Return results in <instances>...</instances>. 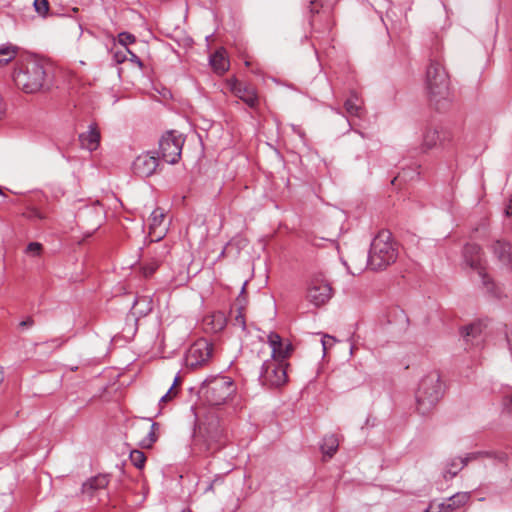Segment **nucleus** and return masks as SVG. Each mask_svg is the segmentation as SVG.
Masks as SVG:
<instances>
[{
  "mask_svg": "<svg viewBox=\"0 0 512 512\" xmlns=\"http://www.w3.org/2000/svg\"><path fill=\"white\" fill-rule=\"evenodd\" d=\"M15 85L25 93H36L48 88L52 80V66L38 59L22 62L14 71Z\"/></svg>",
  "mask_w": 512,
  "mask_h": 512,
  "instance_id": "obj_1",
  "label": "nucleus"
},
{
  "mask_svg": "<svg viewBox=\"0 0 512 512\" xmlns=\"http://www.w3.org/2000/svg\"><path fill=\"white\" fill-rule=\"evenodd\" d=\"M426 89L430 104L438 111L448 108L452 101L449 76L439 60L433 59L426 71Z\"/></svg>",
  "mask_w": 512,
  "mask_h": 512,
  "instance_id": "obj_2",
  "label": "nucleus"
},
{
  "mask_svg": "<svg viewBox=\"0 0 512 512\" xmlns=\"http://www.w3.org/2000/svg\"><path fill=\"white\" fill-rule=\"evenodd\" d=\"M444 393L443 383L438 371H432L425 375L416 392L417 411L425 416L437 405Z\"/></svg>",
  "mask_w": 512,
  "mask_h": 512,
  "instance_id": "obj_3",
  "label": "nucleus"
},
{
  "mask_svg": "<svg viewBox=\"0 0 512 512\" xmlns=\"http://www.w3.org/2000/svg\"><path fill=\"white\" fill-rule=\"evenodd\" d=\"M397 259V250L392 243L391 233L380 231L371 242L368 266L372 270H383Z\"/></svg>",
  "mask_w": 512,
  "mask_h": 512,
  "instance_id": "obj_4",
  "label": "nucleus"
},
{
  "mask_svg": "<svg viewBox=\"0 0 512 512\" xmlns=\"http://www.w3.org/2000/svg\"><path fill=\"white\" fill-rule=\"evenodd\" d=\"M235 386L230 377L218 376L206 381L201 387V394L211 406H220L234 394Z\"/></svg>",
  "mask_w": 512,
  "mask_h": 512,
  "instance_id": "obj_5",
  "label": "nucleus"
},
{
  "mask_svg": "<svg viewBox=\"0 0 512 512\" xmlns=\"http://www.w3.org/2000/svg\"><path fill=\"white\" fill-rule=\"evenodd\" d=\"M465 263L475 271L483 287L488 293L496 295L495 284L487 273L486 260L478 244H467L463 249Z\"/></svg>",
  "mask_w": 512,
  "mask_h": 512,
  "instance_id": "obj_6",
  "label": "nucleus"
},
{
  "mask_svg": "<svg viewBox=\"0 0 512 512\" xmlns=\"http://www.w3.org/2000/svg\"><path fill=\"white\" fill-rule=\"evenodd\" d=\"M199 436L204 440L205 451L210 454L220 450L226 443L224 428L217 418L204 423L200 427Z\"/></svg>",
  "mask_w": 512,
  "mask_h": 512,
  "instance_id": "obj_7",
  "label": "nucleus"
},
{
  "mask_svg": "<svg viewBox=\"0 0 512 512\" xmlns=\"http://www.w3.org/2000/svg\"><path fill=\"white\" fill-rule=\"evenodd\" d=\"M184 142L182 134L174 130L166 132L159 140V153L163 160L176 164L181 157Z\"/></svg>",
  "mask_w": 512,
  "mask_h": 512,
  "instance_id": "obj_8",
  "label": "nucleus"
},
{
  "mask_svg": "<svg viewBox=\"0 0 512 512\" xmlns=\"http://www.w3.org/2000/svg\"><path fill=\"white\" fill-rule=\"evenodd\" d=\"M259 380L262 385L278 387L287 381L286 365L275 359L265 360L262 364Z\"/></svg>",
  "mask_w": 512,
  "mask_h": 512,
  "instance_id": "obj_9",
  "label": "nucleus"
},
{
  "mask_svg": "<svg viewBox=\"0 0 512 512\" xmlns=\"http://www.w3.org/2000/svg\"><path fill=\"white\" fill-rule=\"evenodd\" d=\"M333 295L331 284L322 274H315L311 277L307 288V299L314 306L319 307L326 304Z\"/></svg>",
  "mask_w": 512,
  "mask_h": 512,
  "instance_id": "obj_10",
  "label": "nucleus"
},
{
  "mask_svg": "<svg viewBox=\"0 0 512 512\" xmlns=\"http://www.w3.org/2000/svg\"><path fill=\"white\" fill-rule=\"evenodd\" d=\"M452 140V134L448 129L438 125H427L422 133L420 150L426 153L438 147H446Z\"/></svg>",
  "mask_w": 512,
  "mask_h": 512,
  "instance_id": "obj_11",
  "label": "nucleus"
},
{
  "mask_svg": "<svg viewBox=\"0 0 512 512\" xmlns=\"http://www.w3.org/2000/svg\"><path fill=\"white\" fill-rule=\"evenodd\" d=\"M213 353V345L206 339H200L191 345L186 355L188 367L197 368L206 364Z\"/></svg>",
  "mask_w": 512,
  "mask_h": 512,
  "instance_id": "obj_12",
  "label": "nucleus"
},
{
  "mask_svg": "<svg viewBox=\"0 0 512 512\" xmlns=\"http://www.w3.org/2000/svg\"><path fill=\"white\" fill-rule=\"evenodd\" d=\"M230 89L236 97L242 100L251 109H256L259 106L257 90L251 84L234 80L230 84Z\"/></svg>",
  "mask_w": 512,
  "mask_h": 512,
  "instance_id": "obj_13",
  "label": "nucleus"
},
{
  "mask_svg": "<svg viewBox=\"0 0 512 512\" xmlns=\"http://www.w3.org/2000/svg\"><path fill=\"white\" fill-rule=\"evenodd\" d=\"M159 165L158 158L145 153L139 155L133 162V172L140 177H149L151 176L157 169Z\"/></svg>",
  "mask_w": 512,
  "mask_h": 512,
  "instance_id": "obj_14",
  "label": "nucleus"
},
{
  "mask_svg": "<svg viewBox=\"0 0 512 512\" xmlns=\"http://www.w3.org/2000/svg\"><path fill=\"white\" fill-rule=\"evenodd\" d=\"M491 250L501 265L512 267V243L503 239L496 240L491 245Z\"/></svg>",
  "mask_w": 512,
  "mask_h": 512,
  "instance_id": "obj_15",
  "label": "nucleus"
},
{
  "mask_svg": "<svg viewBox=\"0 0 512 512\" xmlns=\"http://www.w3.org/2000/svg\"><path fill=\"white\" fill-rule=\"evenodd\" d=\"M81 146L89 151H94L100 143V132L96 124H90L87 132L79 135Z\"/></svg>",
  "mask_w": 512,
  "mask_h": 512,
  "instance_id": "obj_16",
  "label": "nucleus"
},
{
  "mask_svg": "<svg viewBox=\"0 0 512 512\" xmlns=\"http://www.w3.org/2000/svg\"><path fill=\"white\" fill-rule=\"evenodd\" d=\"M226 317L222 312H214L203 319V326L207 332L218 333L226 326Z\"/></svg>",
  "mask_w": 512,
  "mask_h": 512,
  "instance_id": "obj_17",
  "label": "nucleus"
},
{
  "mask_svg": "<svg viewBox=\"0 0 512 512\" xmlns=\"http://www.w3.org/2000/svg\"><path fill=\"white\" fill-rule=\"evenodd\" d=\"M484 329L482 322H474L462 328L461 334L467 342L474 344V340L478 339Z\"/></svg>",
  "mask_w": 512,
  "mask_h": 512,
  "instance_id": "obj_18",
  "label": "nucleus"
},
{
  "mask_svg": "<svg viewBox=\"0 0 512 512\" xmlns=\"http://www.w3.org/2000/svg\"><path fill=\"white\" fill-rule=\"evenodd\" d=\"M210 65L218 74H223L228 70L229 62L225 57L224 51L218 50L210 56Z\"/></svg>",
  "mask_w": 512,
  "mask_h": 512,
  "instance_id": "obj_19",
  "label": "nucleus"
},
{
  "mask_svg": "<svg viewBox=\"0 0 512 512\" xmlns=\"http://www.w3.org/2000/svg\"><path fill=\"white\" fill-rule=\"evenodd\" d=\"M345 110L350 116H361L362 105L356 93H352L344 103Z\"/></svg>",
  "mask_w": 512,
  "mask_h": 512,
  "instance_id": "obj_20",
  "label": "nucleus"
},
{
  "mask_svg": "<svg viewBox=\"0 0 512 512\" xmlns=\"http://www.w3.org/2000/svg\"><path fill=\"white\" fill-rule=\"evenodd\" d=\"M109 483V480L106 475H98L95 477H92L87 482L83 484V491H93L98 489L105 488Z\"/></svg>",
  "mask_w": 512,
  "mask_h": 512,
  "instance_id": "obj_21",
  "label": "nucleus"
},
{
  "mask_svg": "<svg viewBox=\"0 0 512 512\" xmlns=\"http://www.w3.org/2000/svg\"><path fill=\"white\" fill-rule=\"evenodd\" d=\"M338 446L339 442L336 436L328 435L324 437L321 449L324 455L332 457L336 453Z\"/></svg>",
  "mask_w": 512,
  "mask_h": 512,
  "instance_id": "obj_22",
  "label": "nucleus"
},
{
  "mask_svg": "<svg viewBox=\"0 0 512 512\" xmlns=\"http://www.w3.org/2000/svg\"><path fill=\"white\" fill-rule=\"evenodd\" d=\"M480 457L492 458L501 463H504L507 460V454L504 452L477 451L469 453V458H471V461L476 460Z\"/></svg>",
  "mask_w": 512,
  "mask_h": 512,
  "instance_id": "obj_23",
  "label": "nucleus"
},
{
  "mask_svg": "<svg viewBox=\"0 0 512 512\" xmlns=\"http://www.w3.org/2000/svg\"><path fill=\"white\" fill-rule=\"evenodd\" d=\"M159 429V424L153 422L150 426V430L147 433V436L139 441V445L141 448H151L152 445L157 441L158 436L156 435V430Z\"/></svg>",
  "mask_w": 512,
  "mask_h": 512,
  "instance_id": "obj_24",
  "label": "nucleus"
},
{
  "mask_svg": "<svg viewBox=\"0 0 512 512\" xmlns=\"http://www.w3.org/2000/svg\"><path fill=\"white\" fill-rule=\"evenodd\" d=\"M470 499V494L468 492H458L451 497L448 498V501L452 505L453 509L456 510L462 506H464L468 500Z\"/></svg>",
  "mask_w": 512,
  "mask_h": 512,
  "instance_id": "obj_25",
  "label": "nucleus"
},
{
  "mask_svg": "<svg viewBox=\"0 0 512 512\" xmlns=\"http://www.w3.org/2000/svg\"><path fill=\"white\" fill-rule=\"evenodd\" d=\"M458 461L460 463V467H457L456 470H452L451 468L444 469L443 478L446 481L454 478L459 473V471H461L471 461V458H469V453L464 458H458Z\"/></svg>",
  "mask_w": 512,
  "mask_h": 512,
  "instance_id": "obj_26",
  "label": "nucleus"
},
{
  "mask_svg": "<svg viewBox=\"0 0 512 512\" xmlns=\"http://www.w3.org/2000/svg\"><path fill=\"white\" fill-rule=\"evenodd\" d=\"M16 51L12 46H0V66L6 65L14 59Z\"/></svg>",
  "mask_w": 512,
  "mask_h": 512,
  "instance_id": "obj_27",
  "label": "nucleus"
},
{
  "mask_svg": "<svg viewBox=\"0 0 512 512\" xmlns=\"http://www.w3.org/2000/svg\"><path fill=\"white\" fill-rule=\"evenodd\" d=\"M130 461L138 469H142L146 462L145 454L140 450H132L130 452Z\"/></svg>",
  "mask_w": 512,
  "mask_h": 512,
  "instance_id": "obj_28",
  "label": "nucleus"
},
{
  "mask_svg": "<svg viewBox=\"0 0 512 512\" xmlns=\"http://www.w3.org/2000/svg\"><path fill=\"white\" fill-rule=\"evenodd\" d=\"M165 218V215L161 209H155L151 214V223H150V234H152L157 227H159L163 220Z\"/></svg>",
  "mask_w": 512,
  "mask_h": 512,
  "instance_id": "obj_29",
  "label": "nucleus"
},
{
  "mask_svg": "<svg viewBox=\"0 0 512 512\" xmlns=\"http://www.w3.org/2000/svg\"><path fill=\"white\" fill-rule=\"evenodd\" d=\"M277 350V353H271V359L283 362V360L290 355L292 346L291 344L284 345L283 342H281V346Z\"/></svg>",
  "mask_w": 512,
  "mask_h": 512,
  "instance_id": "obj_30",
  "label": "nucleus"
},
{
  "mask_svg": "<svg viewBox=\"0 0 512 512\" xmlns=\"http://www.w3.org/2000/svg\"><path fill=\"white\" fill-rule=\"evenodd\" d=\"M232 325L241 328V330L243 331L246 330L245 316L243 313V309L241 307L236 309L235 315L233 316L232 319Z\"/></svg>",
  "mask_w": 512,
  "mask_h": 512,
  "instance_id": "obj_31",
  "label": "nucleus"
},
{
  "mask_svg": "<svg viewBox=\"0 0 512 512\" xmlns=\"http://www.w3.org/2000/svg\"><path fill=\"white\" fill-rule=\"evenodd\" d=\"M281 342H282V338L280 337L279 334H277L275 332H271L268 335V344L271 349V353L278 352L277 349L281 346Z\"/></svg>",
  "mask_w": 512,
  "mask_h": 512,
  "instance_id": "obj_32",
  "label": "nucleus"
},
{
  "mask_svg": "<svg viewBox=\"0 0 512 512\" xmlns=\"http://www.w3.org/2000/svg\"><path fill=\"white\" fill-rule=\"evenodd\" d=\"M136 41V37L128 32H121L118 34V43L124 47V49L127 48L129 44H132Z\"/></svg>",
  "mask_w": 512,
  "mask_h": 512,
  "instance_id": "obj_33",
  "label": "nucleus"
},
{
  "mask_svg": "<svg viewBox=\"0 0 512 512\" xmlns=\"http://www.w3.org/2000/svg\"><path fill=\"white\" fill-rule=\"evenodd\" d=\"M33 5L36 12L41 16H45L49 11V2L47 0H34Z\"/></svg>",
  "mask_w": 512,
  "mask_h": 512,
  "instance_id": "obj_34",
  "label": "nucleus"
},
{
  "mask_svg": "<svg viewBox=\"0 0 512 512\" xmlns=\"http://www.w3.org/2000/svg\"><path fill=\"white\" fill-rule=\"evenodd\" d=\"M42 250V245L38 242H31L26 247V253L31 256H38Z\"/></svg>",
  "mask_w": 512,
  "mask_h": 512,
  "instance_id": "obj_35",
  "label": "nucleus"
},
{
  "mask_svg": "<svg viewBox=\"0 0 512 512\" xmlns=\"http://www.w3.org/2000/svg\"><path fill=\"white\" fill-rule=\"evenodd\" d=\"M159 267V261H153L149 264L143 266V275L145 277H150Z\"/></svg>",
  "mask_w": 512,
  "mask_h": 512,
  "instance_id": "obj_36",
  "label": "nucleus"
},
{
  "mask_svg": "<svg viewBox=\"0 0 512 512\" xmlns=\"http://www.w3.org/2000/svg\"><path fill=\"white\" fill-rule=\"evenodd\" d=\"M127 50H129L128 48L126 49H123V50H116L114 53H113V60L117 63V64H121L123 63L125 60H127V54H129L127 52Z\"/></svg>",
  "mask_w": 512,
  "mask_h": 512,
  "instance_id": "obj_37",
  "label": "nucleus"
},
{
  "mask_svg": "<svg viewBox=\"0 0 512 512\" xmlns=\"http://www.w3.org/2000/svg\"><path fill=\"white\" fill-rule=\"evenodd\" d=\"M335 342H336V339L333 336H330V335L323 336L321 343H322L324 354L326 353V351L329 348H331L334 345Z\"/></svg>",
  "mask_w": 512,
  "mask_h": 512,
  "instance_id": "obj_38",
  "label": "nucleus"
},
{
  "mask_svg": "<svg viewBox=\"0 0 512 512\" xmlns=\"http://www.w3.org/2000/svg\"><path fill=\"white\" fill-rule=\"evenodd\" d=\"M177 395V391L173 389V386L160 398L159 404L166 403L172 400Z\"/></svg>",
  "mask_w": 512,
  "mask_h": 512,
  "instance_id": "obj_39",
  "label": "nucleus"
},
{
  "mask_svg": "<svg viewBox=\"0 0 512 512\" xmlns=\"http://www.w3.org/2000/svg\"><path fill=\"white\" fill-rule=\"evenodd\" d=\"M177 395V391L173 389V386L160 398L159 404L166 403L172 400Z\"/></svg>",
  "mask_w": 512,
  "mask_h": 512,
  "instance_id": "obj_40",
  "label": "nucleus"
},
{
  "mask_svg": "<svg viewBox=\"0 0 512 512\" xmlns=\"http://www.w3.org/2000/svg\"><path fill=\"white\" fill-rule=\"evenodd\" d=\"M141 302H146L147 303V309L146 310H139L138 313L139 314H142V315H145L147 314V312H149L151 310V307H150V303L147 301L146 297H142L140 299H137L135 302H134V309H136V307L141 303Z\"/></svg>",
  "mask_w": 512,
  "mask_h": 512,
  "instance_id": "obj_41",
  "label": "nucleus"
},
{
  "mask_svg": "<svg viewBox=\"0 0 512 512\" xmlns=\"http://www.w3.org/2000/svg\"><path fill=\"white\" fill-rule=\"evenodd\" d=\"M503 407L507 412H512V392L503 398Z\"/></svg>",
  "mask_w": 512,
  "mask_h": 512,
  "instance_id": "obj_42",
  "label": "nucleus"
},
{
  "mask_svg": "<svg viewBox=\"0 0 512 512\" xmlns=\"http://www.w3.org/2000/svg\"><path fill=\"white\" fill-rule=\"evenodd\" d=\"M34 325V320L32 317H27L25 320L21 321L19 323V328L21 329H28L31 328Z\"/></svg>",
  "mask_w": 512,
  "mask_h": 512,
  "instance_id": "obj_43",
  "label": "nucleus"
},
{
  "mask_svg": "<svg viewBox=\"0 0 512 512\" xmlns=\"http://www.w3.org/2000/svg\"><path fill=\"white\" fill-rule=\"evenodd\" d=\"M127 52H128V53H129V55H130L129 60H130L132 63H135L138 67L142 68V67H143V62L141 61V59H140L136 54H134L132 51L127 50Z\"/></svg>",
  "mask_w": 512,
  "mask_h": 512,
  "instance_id": "obj_44",
  "label": "nucleus"
},
{
  "mask_svg": "<svg viewBox=\"0 0 512 512\" xmlns=\"http://www.w3.org/2000/svg\"><path fill=\"white\" fill-rule=\"evenodd\" d=\"M6 110H7V105L3 98L2 93L0 92V120L5 116Z\"/></svg>",
  "mask_w": 512,
  "mask_h": 512,
  "instance_id": "obj_45",
  "label": "nucleus"
},
{
  "mask_svg": "<svg viewBox=\"0 0 512 512\" xmlns=\"http://www.w3.org/2000/svg\"><path fill=\"white\" fill-rule=\"evenodd\" d=\"M457 467H460V463L458 458H454L447 462L445 469L451 468L452 470H456Z\"/></svg>",
  "mask_w": 512,
  "mask_h": 512,
  "instance_id": "obj_46",
  "label": "nucleus"
},
{
  "mask_svg": "<svg viewBox=\"0 0 512 512\" xmlns=\"http://www.w3.org/2000/svg\"><path fill=\"white\" fill-rule=\"evenodd\" d=\"M318 1L317 0H312L310 2V12L311 13H318L319 12V9H318Z\"/></svg>",
  "mask_w": 512,
  "mask_h": 512,
  "instance_id": "obj_47",
  "label": "nucleus"
},
{
  "mask_svg": "<svg viewBox=\"0 0 512 512\" xmlns=\"http://www.w3.org/2000/svg\"><path fill=\"white\" fill-rule=\"evenodd\" d=\"M220 480H221V478H218V477H217V478H215V479L210 483V485L208 486L207 490H212V489H213V487H214V485H215L217 482H219Z\"/></svg>",
  "mask_w": 512,
  "mask_h": 512,
  "instance_id": "obj_48",
  "label": "nucleus"
},
{
  "mask_svg": "<svg viewBox=\"0 0 512 512\" xmlns=\"http://www.w3.org/2000/svg\"><path fill=\"white\" fill-rule=\"evenodd\" d=\"M423 512H435L434 506L432 504L429 505V507L424 510Z\"/></svg>",
  "mask_w": 512,
  "mask_h": 512,
  "instance_id": "obj_49",
  "label": "nucleus"
},
{
  "mask_svg": "<svg viewBox=\"0 0 512 512\" xmlns=\"http://www.w3.org/2000/svg\"><path fill=\"white\" fill-rule=\"evenodd\" d=\"M179 381H180V378H179L178 376H177V377H175L174 382H173V384H172L173 389H174V388H175V386L179 383Z\"/></svg>",
  "mask_w": 512,
  "mask_h": 512,
  "instance_id": "obj_50",
  "label": "nucleus"
},
{
  "mask_svg": "<svg viewBox=\"0 0 512 512\" xmlns=\"http://www.w3.org/2000/svg\"><path fill=\"white\" fill-rule=\"evenodd\" d=\"M162 237H163V231H161V233H160L159 235H157V236H156V239H155V240H156V241H159V240H161V239H162Z\"/></svg>",
  "mask_w": 512,
  "mask_h": 512,
  "instance_id": "obj_51",
  "label": "nucleus"
},
{
  "mask_svg": "<svg viewBox=\"0 0 512 512\" xmlns=\"http://www.w3.org/2000/svg\"><path fill=\"white\" fill-rule=\"evenodd\" d=\"M4 380V373L0 370V383Z\"/></svg>",
  "mask_w": 512,
  "mask_h": 512,
  "instance_id": "obj_52",
  "label": "nucleus"
},
{
  "mask_svg": "<svg viewBox=\"0 0 512 512\" xmlns=\"http://www.w3.org/2000/svg\"><path fill=\"white\" fill-rule=\"evenodd\" d=\"M164 254H165V251H162V252L159 254V256H164Z\"/></svg>",
  "mask_w": 512,
  "mask_h": 512,
  "instance_id": "obj_53",
  "label": "nucleus"
}]
</instances>
